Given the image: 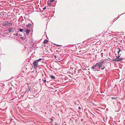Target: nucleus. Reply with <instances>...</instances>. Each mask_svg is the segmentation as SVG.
<instances>
[{
  "label": "nucleus",
  "instance_id": "1",
  "mask_svg": "<svg viewBox=\"0 0 125 125\" xmlns=\"http://www.w3.org/2000/svg\"><path fill=\"white\" fill-rule=\"evenodd\" d=\"M42 59L40 58L38 60H34L33 63V65L34 67V68L36 69L38 67L39 63L41 62V61Z\"/></svg>",
  "mask_w": 125,
  "mask_h": 125
},
{
  "label": "nucleus",
  "instance_id": "2",
  "mask_svg": "<svg viewBox=\"0 0 125 125\" xmlns=\"http://www.w3.org/2000/svg\"><path fill=\"white\" fill-rule=\"evenodd\" d=\"M98 64L97 63L95 65H93L91 68V69L94 71H99V69L97 65Z\"/></svg>",
  "mask_w": 125,
  "mask_h": 125
},
{
  "label": "nucleus",
  "instance_id": "3",
  "mask_svg": "<svg viewBox=\"0 0 125 125\" xmlns=\"http://www.w3.org/2000/svg\"><path fill=\"white\" fill-rule=\"evenodd\" d=\"M104 62V61H102V62L100 61L98 62L97 63H98V65H97L99 70L100 69V68H101L102 66V65L103 64V63Z\"/></svg>",
  "mask_w": 125,
  "mask_h": 125
},
{
  "label": "nucleus",
  "instance_id": "4",
  "mask_svg": "<svg viewBox=\"0 0 125 125\" xmlns=\"http://www.w3.org/2000/svg\"><path fill=\"white\" fill-rule=\"evenodd\" d=\"M120 56H118L113 61H121L123 60V58H120Z\"/></svg>",
  "mask_w": 125,
  "mask_h": 125
},
{
  "label": "nucleus",
  "instance_id": "5",
  "mask_svg": "<svg viewBox=\"0 0 125 125\" xmlns=\"http://www.w3.org/2000/svg\"><path fill=\"white\" fill-rule=\"evenodd\" d=\"M26 27L27 28H29L32 29L33 27V26L31 24L29 23H28V24H26Z\"/></svg>",
  "mask_w": 125,
  "mask_h": 125
},
{
  "label": "nucleus",
  "instance_id": "6",
  "mask_svg": "<svg viewBox=\"0 0 125 125\" xmlns=\"http://www.w3.org/2000/svg\"><path fill=\"white\" fill-rule=\"evenodd\" d=\"M118 56H120L122 53V51L119 48H118L117 49Z\"/></svg>",
  "mask_w": 125,
  "mask_h": 125
},
{
  "label": "nucleus",
  "instance_id": "7",
  "mask_svg": "<svg viewBox=\"0 0 125 125\" xmlns=\"http://www.w3.org/2000/svg\"><path fill=\"white\" fill-rule=\"evenodd\" d=\"M8 22L7 21H4L3 23V26H8Z\"/></svg>",
  "mask_w": 125,
  "mask_h": 125
},
{
  "label": "nucleus",
  "instance_id": "8",
  "mask_svg": "<svg viewBox=\"0 0 125 125\" xmlns=\"http://www.w3.org/2000/svg\"><path fill=\"white\" fill-rule=\"evenodd\" d=\"M15 29L14 28H11L8 29V31L10 33L12 32Z\"/></svg>",
  "mask_w": 125,
  "mask_h": 125
},
{
  "label": "nucleus",
  "instance_id": "9",
  "mask_svg": "<svg viewBox=\"0 0 125 125\" xmlns=\"http://www.w3.org/2000/svg\"><path fill=\"white\" fill-rule=\"evenodd\" d=\"M12 24V22L11 21L9 22H8V26H11Z\"/></svg>",
  "mask_w": 125,
  "mask_h": 125
},
{
  "label": "nucleus",
  "instance_id": "10",
  "mask_svg": "<svg viewBox=\"0 0 125 125\" xmlns=\"http://www.w3.org/2000/svg\"><path fill=\"white\" fill-rule=\"evenodd\" d=\"M54 0H50V1H48V4H49V5H50L51 4L50 3L54 2Z\"/></svg>",
  "mask_w": 125,
  "mask_h": 125
},
{
  "label": "nucleus",
  "instance_id": "11",
  "mask_svg": "<svg viewBox=\"0 0 125 125\" xmlns=\"http://www.w3.org/2000/svg\"><path fill=\"white\" fill-rule=\"evenodd\" d=\"M31 31V30L30 29H27L26 30V31H25L27 34L28 33H29Z\"/></svg>",
  "mask_w": 125,
  "mask_h": 125
},
{
  "label": "nucleus",
  "instance_id": "12",
  "mask_svg": "<svg viewBox=\"0 0 125 125\" xmlns=\"http://www.w3.org/2000/svg\"><path fill=\"white\" fill-rule=\"evenodd\" d=\"M50 77L51 78L53 79H55V77L52 75H50Z\"/></svg>",
  "mask_w": 125,
  "mask_h": 125
},
{
  "label": "nucleus",
  "instance_id": "13",
  "mask_svg": "<svg viewBox=\"0 0 125 125\" xmlns=\"http://www.w3.org/2000/svg\"><path fill=\"white\" fill-rule=\"evenodd\" d=\"M48 42V40L47 39H45L43 42V43L44 44H45L46 43H47Z\"/></svg>",
  "mask_w": 125,
  "mask_h": 125
},
{
  "label": "nucleus",
  "instance_id": "14",
  "mask_svg": "<svg viewBox=\"0 0 125 125\" xmlns=\"http://www.w3.org/2000/svg\"><path fill=\"white\" fill-rule=\"evenodd\" d=\"M19 30L20 32H22L23 31V29H20Z\"/></svg>",
  "mask_w": 125,
  "mask_h": 125
},
{
  "label": "nucleus",
  "instance_id": "15",
  "mask_svg": "<svg viewBox=\"0 0 125 125\" xmlns=\"http://www.w3.org/2000/svg\"><path fill=\"white\" fill-rule=\"evenodd\" d=\"M105 68V66H103V67L101 68V70H103Z\"/></svg>",
  "mask_w": 125,
  "mask_h": 125
},
{
  "label": "nucleus",
  "instance_id": "16",
  "mask_svg": "<svg viewBox=\"0 0 125 125\" xmlns=\"http://www.w3.org/2000/svg\"><path fill=\"white\" fill-rule=\"evenodd\" d=\"M117 98L116 97H113L112 98V99H116Z\"/></svg>",
  "mask_w": 125,
  "mask_h": 125
},
{
  "label": "nucleus",
  "instance_id": "17",
  "mask_svg": "<svg viewBox=\"0 0 125 125\" xmlns=\"http://www.w3.org/2000/svg\"><path fill=\"white\" fill-rule=\"evenodd\" d=\"M43 82L44 83H45L46 82V79H44V80H43Z\"/></svg>",
  "mask_w": 125,
  "mask_h": 125
},
{
  "label": "nucleus",
  "instance_id": "18",
  "mask_svg": "<svg viewBox=\"0 0 125 125\" xmlns=\"http://www.w3.org/2000/svg\"><path fill=\"white\" fill-rule=\"evenodd\" d=\"M46 7H44V8H43V9L44 10H45L46 9Z\"/></svg>",
  "mask_w": 125,
  "mask_h": 125
},
{
  "label": "nucleus",
  "instance_id": "19",
  "mask_svg": "<svg viewBox=\"0 0 125 125\" xmlns=\"http://www.w3.org/2000/svg\"><path fill=\"white\" fill-rule=\"evenodd\" d=\"M30 91V89L29 88L28 89V91H27V92H29V91Z\"/></svg>",
  "mask_w": 125,
  "mask_h": 125
},
{
  "label": "nucleus",
  "instance_id": "20",
  "mask_svg": "<svg viewBox=\"0 0 125 125\" xmlns=\"http://www.w3.org/2000/svg\"><path fill=\"white\" fill-rule=\"evenodd\" d=\"M78 108L79 109H81V108L80 107H78Z\"/></svg>",
  "mask_w": 125,
  "mask_h": 125
},
{
  "label": "nucleus",
  "instance_id": "21",
  "mask_svg": "<svg viewBox=\"0 0 125 125\" xmlns=\"http://www.w3.org/2000/svg\"><path fill=\"white\" fill-rule=\"evenodd\" d=\"M92 38H89L88 39V40H91V39H92Z\"/></svg>",
  "mask_w": 125,
  "mask_h": 125
},
{
  "label": "nucleus",
  "instance_id": "22",
  "mask_svg": "<svg viewBox=\"0 0 125 125\" xmlns=\"http://www.w3.org/2000/svg\"><path fill=\"white\" fill-rule=\"evenodd\" d=\"M56 45H58V46H60V45H57V44H56Z\"/></svg>",
  "mask_w": 125,
  "mask_h": 125
},
{
  "label": "nucleus",
  "instance_id": "23",
  "mask_svg": "<svg viewBox=\"0 0 125 125\" xmlns=\"http://www.w3.org/2000/svg\"><path fill=\"white\" fill-rule=\"evenodd\" d=\"M47 83H49V82H48V81H47Z\"/></svg>",
  "mask_w": 125,
  "mask_h": 125
},
{
  "label": "nucleus",
  "instance_id": "24",
  "mask_svg": "<svg viewBox=\"0 0 125 125\" xmlns=\"http://www.w3.org/2000/svg\"><path fill=\"white\" fill-rule=\"evenodd\" d=\"M24 31V32H25V31Z\"/></svg>",
  "mask_w": 125,
  "mask_h": 125
}]
</instances>
